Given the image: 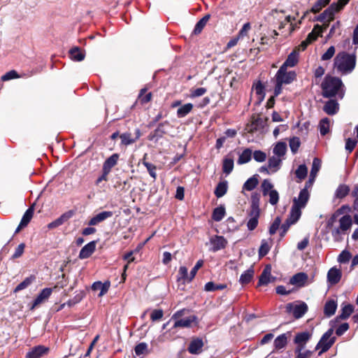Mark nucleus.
Segmentation results:
<instances>
[{
  "label": "nucleus",
  "instance_id": "obj_1",
  "mask_svg": "<svg viewBox=\"0 0 358 358\" xmlns=\"http://www.w3.org/2000/svg\"><path fill=\"white\" fill-rule=\"evenodd\" d=\"M348 206H343L333 213L326 221V229L331 234L332 238L336 242H341L344 236L348 234L350 229L352 220L349 215H345L339 217L343 213V208Z\"/></svg>",
  "mask_w": 358,
  "mask_h": 358
},
{
  "label": "nucleus",
  "instance_id": "obj_2",
  "mask_svg": "<svg viewBox=\"0 0 358 358\" xmlns=\"http://www.w3.org/2000/svg\"><path fill=\"white\" fill-rule=\"evenodd\" d=\"M357 57L355 53L348 54L341 52L334 59V67L343 75H348L353 71L356 66Z\"/></svg>",
  "mask_w": 358,
  "mask_h": 358
},
{
  "label": "nucleus",
  "instance_id": "obj_3",
  "mask_svg": "<svg viewBox=\"0 0 358 358\" xmlns=\"http://www.w3.org/2000/svg\"><path fill=\"white\" fill-rule=\"evenodd\" d=\"M343 87L341 80L338 78L331 76H326L321 84L322 90V96L326 98H330L338 94L339 97H343Z\"/></svg>",
  "mask_w": 358,
  "mask_h": 358
},
{
  "label": "nucleus",
  "instance_id": "obj_4",
  "mask_svg": "<svg viewBox=\"0 0 358 358\" xmlns=\"http://www.w3.org/2000/svg\"><path fill=\"white\" fill-rule=\"evenodd\" d=\"M334 329L330 328L322 336L320 341L316 345V350L321 349L319 355L327 352L334 343L336 341L335 337H332Z\"/></svg>",
  "mask_w": 358,
  "mask_h": 358
},
{
  "label": "nucleus",
  "instance_id": "obj_5",
  "mask_svg": "<svg viewBox=\"0 0 358 358\" xmlns=\"http://www.w3.org/2000/svg\"><path fill=\"white\" fill-rule=\"evenodd\" d=\"M307 203L298 200L296 197L293 199V205L291 208L289 217L287 219L289 223L295 224L301 215V209L304 208Z\"/></svg>",
  "mask_w": 358,
  "mask_h": 358
},
{
  "label": "nucleus",
  "instance_id": "obj_6",
  "mask_svg": "<svg viewBox=\"0 0 358 358\" xmlns=\"http://www.w3.org/2000/svg\"><path fill=\"white\" fill-rule=\"evenodd\" d=\"M296 74L294 71H287V68L280 66L277 71L275 78V81L281 82L282 84L288 85L296 79Z\"/></svg>",
  "mask_w": 358,
  "mask_h": 358
},
{
  "label": "nucleus",
  "instance_id": "obj_7",
  "mask_svg": "<svg viewBox=\"0 0 358 358\" xmlns=\"http://www.w3.org/2000/svg\"><path fill=\"white\" fill-rule=\"evenodd\" d=\"M286 308L287 312L292 313L296 319H299L306 313L308 308L305 302L301 301L298 304L288 303Z\"/></svg>",
  "mask_w": 358,
  "mask_h": 358
},
{
  "label": "nucleus",
  "instance_id": "obj_8",
  "mask_svg": "<svg viewBox=\"0 0 358 358\" xmlns=\"http://www.w3.org/2000/svg\"><path fill=\"white\" fill-rule=\"evenodd\" d=\"M170 124L168 121H164L159 124L157 128L148 136L150 141H158L164 134L167 133L166 128Z\"/></svg>",
  "mask_w": 358,
  "mask_h": 358
},
{
  "label": "nucleus",
  "instance_id": "obj_9",
  "mask_svg": "<svg viewBox=\"0 0 358 358\" xmlns=\"http://www.w3.org/2000/svg\"><path fill=\"white\" fill-rule=\"evenodd\" d=\"M337 6L336 3H331L323 13L318 17L317 20L324 22L325 21L329 22L334 19V15L336 13Z\"/></svg>",
  "mask_w": 358,
  "mask_h": 358
},
{
  "label": "nucleus",
  "instance_id": "obj_10",
  "mask_svg": "<svg viewBox=\"0 0 358 358\" xmlns=\"http://www.w3.org/2000/svg\"><path fill=\"white\" fill-rule=\"evenodd\" d=\"M49 348L43 345H37L30 349L25 358H41L48 354Z\"/></svg>",
  "mask_w": 358,
  "mask_h": 358
},
{
  "label": "nucleus",
  "instance_id": "obj_11",
  "mask_svg": "<svg viewBox=\"0 0 358 358\" xmlns=\"http://www.w3.org/2000/svg\"><path fill=\"white\" fill-rule=\"evenodd\" d=\"M273 280L274 278L271 275V267L270 265H266L259 276L258 285H267Z\"/></svg>",
  "mask_w": 358,
  "mask_h": 358
},
{
  "label": "nucleus",
  "instance_id": "obj_12",
  "mask_svg": "<svg viewBox=\"0 0 358 358\" xmlns=\"http://www.w3.org/2000/svg\"><path fill=\"white\" fill-rule=\"evenodd\" d=\"M308 276L306 273L300 272L294 275L289 280L291 285L298 287H304L308 281Z\"/></svg>",
  "mask_w": 358,
  "mask_h": 358
},
{
  "label": "nucleus",
  "instance_id": "obj_13",
  "mask_svg": "<svg viewBox=\"0 0 358 358\" xmlns=\"http://www.w3.org/2000/svg\"><path fill=\"white\" fill-rule=\"evenodd\" d=\"M113 215V213L112 211H102L94 217H92L89 221L90 226H95L99 224V223L105 221L106 220L111 217Z\"/></svg>",
  "mask_w": 358,
  "mask_h": 358
},
{
  "label": "nucleus",
  "instance_id": "obj_14",
  "mask_svg": "<svg viewBox=\"0 0 358 358\" xmlns=\"http://www.w3.org/2000/svg\"><path fill=\"white\" fill-rule=\"evenodd\" d=\"M210 243L213 246V250L215 252L224 249L227 244V241L222 236H214L210 238Z\"/></svg>",
  "mask_w": 358,
  "mask_h": 358
},
{
  "label": "nucleus",
  "instance_id": "obj_15",
  "mask_svg": "<svg viewBox=\"0 0 358 358\" xmlns=\"http://www.w3.org/2000/svg\"><path fill=\"white\" fill-rule=\"evenodd\" d=\"M73 215V212L72 210L67 211L62 214L60 217H59L55 220L51 222L48 224V227L50 229H55L64 222L68 221L72 216Z\"/></svg>",
  "mask_w": 358,
  "mask_h": 358
},
{
  "label": "nucleus",
  "instance_id": "obj_16",
  "mask_svg": "<svg viewBox=\"0 0 358 358\" xmlns=\"http://www.w3.org/2000/svg\"><path fill=\"white\" fill-rule=\"evenodd\" d=\"M341 276L342 273L341 270L336 267H332L327 273V281L331 285H336L340 281Z\"/></svg>",
  "mask_w": 358,
  "mask_h": 358
},
{
  "label": "nucleus",
  "instance_id": "obj_17",
  "mask_svg": "<svg viewBox=\"0 0 358 358\" xmlns=\"http://www.w3.org/2000/svg\"><path fill=\"white\" fill-rule=\"evenodd\" d=\"M96 250V241H93L86 244L80 251L79 258L84 259L90 257Z\"/></svg>",
  "mask_w": 358,
  "mask_h": 358
},
{
  "label": "nucleus",
  "instance_id": "obj_18",
  "mask_svg": "<svg viewBox=\"0 0 358 358\" xmlns=\"http://www.w3.org/2000/svg\"><path fill=\"white\" fill-rule=\"evenodd\" d=\"M248 216L249 219L247 222V228L249 231H253L258 225L260 212L249 210Z\"/></svg>",
  "mask_w": 358,
  "mask_h": 358
},
{
  "label": "nucleus",
  "instance_id": "obj_19",
  "mask_svg": "<svg viewBox=\"0 0 358 358\" xmlns=\"http://www.w3.org/2000/svg\"><path fill=\"white\" fill-rule=\"evenodd\" d=\"M203 346V342L201 338H193L189 345L188 351L192 355H198L201 352Z\"/></svg>",
  "mask_w": 358,
  "mask_h": 358
},
{
  "label": "nucleus",
  "instance_id": "obj_20",
  "mask_svg": "<svg viewBox=\"0 0 358 358\" xmlns=\"http://www.w3.org/2000/svg\"><path fill=\"white\" fill-rule=\"evenodd\" d=\"M52 292L51 288H44L38 294L35 300L34 301L31 309H34L36 306L43 303L45 300L48 299Z\"/></svg>",
  "mask_w": 358,
  "mask_h": 358
},
{
  "label": "nucleus",
  "instance_id": "obj_21",
  "mask_svg": "<svg viewBox=\"0 0 358 358\" xmlns=\"http://www.w3.org/2000/svg\"><path fill=\"white\" fill-rule=\"evenodd\" d=\"M299 62V52L296 50H293L288 56L281 66L285 68L294 67Z\"/></svg>",
  "mask_w": 358,
  "mask_h": 358
},
{
  "label": "nucleus",
  "instance_id": "obj_22",
  "mask_svg": "<svg viewBox=\"0 0 358 358\" xmlns=\"http://www.w3.org/2000/svg\"><path fill=\"white\" fill-rule=\"evenodd\" d=\"M337 308V301L334 299L328 300L324 307V314L329 317L334 315Z\"/></svg>",
  "mask_w": 358,
  "mask_h": 358
},
{
  "label": "nucleus",
  "instance_id": "obj_23",
  "mask_svg": "<svg viewBox=\"0 0 358 358\" xmlns=\"http://www.w3.org/2000/svg\"><path fill=\"white\" fill-rule=\"evenodd\" d=\"M339 108L338 103L335 100H329L326 102V103L324 106L323 110L324 111L330 115H335Z\"/></svg>",
  "mask_w": 358,
  "mask_h": 358
},
{
  "label": "nucleus",
  "instance_id": "obj_24",
  "mask_svg": "<svg viewBox=\"0 0 358 358\" xmlns=\"http://www.w3.org/2000/svg\"><path fill=\"white\" fill-rule=\"evenodd\" d=\"M310 334L308 331L301 332L297 334L294 338V343L296 347H305L306 343L309 341Z\"/></svg>",
  "mask_w": 358,
  "mask_h": 358
},
{
  "label": "nucleus",
  "instance_id": "obj_25",
  "mask_svg": "<svg viewBox=\"0 0 358 358\" xmlns=\"http://www.w3.org/2000/svg\"><path fill=\"white\" fill-rule=\"evenodd\" d=\"M313 185V184L309 183L308 181H306L304 187L301 189L296 199H298V200L308 203L310 198V189H312Z\"/></svg>",
  "mask_w": 358,
  "mask_h": 358
},
{
  "label": "nucleus",
  "instance_id": "obj_26",
  "mask_svg": "<svg viewBox=\"0 0 358 358\" xmlns=\"http://www.w3.org/2000/svg\"><path fill=\"white\" fill-rule=\"evenodd\" d=\"M119 159L117 154H113L109 157L103 163V170L106 171V173H110L111 169L115 166Z\"/></svg>",
  "mask_w": 358,
  "mask_h": 358
},
{
  "label": "nucleus",
  "instance_id": "obj_27",
  "mask_svg": "<svg viewBox=\"0 0 358 358\" xmlns=\"http://www.w3.org/2000/svg\"><path fill=\"white\" fill-rule=\"evenodd\" d=\"M350 187L345 184H341L336 188L334 197L336 199H343L350 193Z\"/></svg>",
  "mask_w": 358,
  "mask_h": 358
},
{
  "label": "nucleus",
  "instance_id": "obj_28",
  "mask_svg": "<svg viewBox=\"0 0 358 358\" xmlns=\"http://www.w3.org/2000/svg\"><path fill=\"white\" fill-rule=\"evenodd\" d=\"M282 159L278 156L273 155L268 159V168L273 170V172H276L280 168Z\"/></svg>",
  "mask_w": 358,
  "mask_h": 358
},
{
  "label": "nucleus",
  "instance_id": "obj_29",
  "mask_svg": "<svg viewBox=\"0 0 358 358\" xmlns=\"http://www.w3.org/2000/svg\"><path fill=\"white\" fill-rule=\"evenodd\" d=\"M196 320L195 316H190L185 318L176 320L173 327H190L192 323Z\"/></svg>",
  "mask_w": 358,
  "mask_h": 358
},
{
  "label": "nucleus",
  "instance_id": "obj_30",
  "mask_svg": "<svg viewBox=\"0 0 358 358\" xmlns=\"http://www.w3.org/2000/svg\"><path fill=\"white\" fill-rule=\"evenodd\" d=\"M287 151V144L285 142H278L275 144L273 149V153L275 156L282 157Z\"/></svg>",
  "mask_w": 358,
  "mask_h": 358
},
{
  "label": "nucleus",
  "instance_id": "obj_31",
  "mask_svg": "<svg viewBox=\"0 0 358 358\" xmlns=\"http://www.w3.org/2000/svg\"><path fill=\"white\" fill-rule=\"evenodd\" d=\"M210 17V15L209 14L203 16L195 25L194 29L193 30V34L195 35L199 34L206 24H207L208 21L209 20Z\"/></svg>",
  "mask_w": 358,
  "mask_h": 358
},
{
  "label": "nucleus",
  "instance_id": "obj_32",
  "mask_svg": "<svg viewBox=\"0 0 358 358\" xmlns=\"http://www.w3.org/2000/svg\"><path fill=\"white\" fill-rule=\"evenodd\" d=\"M228 183L224 180L217 184L215 189V194L217 198L222 197L227 192Z\"/></svg>",
  "mask_w": 358,
  "mask_h": 358
},
{
  "label": "nucleus",
  "instance_id": "obj_33",
  "mask_svg": "<svg viewBox=\"0 0 358 358\" xmlns=\"http://www.w3.org/2000/svg\"><path fill=\"white\" fill-rule=\"evenodd\" d=\"M258 182L257 175H255L245 182L243 189L247 191H252L257 186Z\"/></svg>",
  "mask_w": 358,
  "mask_h": 358
},
{
  "label": "nucleus",
  "instance_id": "obj_34",
  "mask_svg": "<svg viewBox=\"0 0 358 358\" xmlns=\"http://www.w3.org/2000/svg\"><path fill=\"white\" fill-rule=\"evenodd\" d=\"M252 150L250 148L245 149L239 155L237 163L238 164H243L249 162L252 157Z\"/></svg>",
  "mask_w": 358,
  "mask_h": 358
},
{
  "label": "nucleus",
  "instance_id": "obj_35",
  "mask_svg": "<svg viewBox=\"0 0 358 358\" xmlns=\"http://www.w3.org/2000/svg\"><path fill=\"white\" fill-rule=\"evenodd\" d=\"M254 275V270L250 268L244 271L240 276L239 282L242 285L248 284L250 282Z\"/></svg>",
  "mask_w": 358,
  "mask_h": 358
},
{
  "label": "nucleus",
  "instance_id": "obj_36",
  "mask_svg": "<svg viewBox=\"0 0 358 358\" xmlns=\"http://www.w3.org/2000/svg\"><path fill=\"white\" fill-rule=\"evenodd\" d=\"M69 54L71 59L73 61L80 62L85 58V54L77 47L71 49Z\"/></svg>",
  "mask_w": 358,
  "mask_h": 358
},
{
  "label": "nucleus",
  "instance_id": "obj_37",
  "mask_svg": "<svg viewBox=\"0 0 358 358\" xmlns=\"http://www.w3.org/2000/svg\"><path fill=\"white\" fill-rule=\"evenodd\" d=\"M34 215V208H29L23 215L20 223V227H26L31 221Z\"/></svg>",
  "mask_w": 358,
  "mask_h": 358
},
{
  "label": "nucleus",
  "instance_id": "obj_38",
  "mask_svg": "<svg viewBox=\"0 0 358 358\" xmlns=\"http://www.w3.org/2000/svg\"><path fill=\"white\" fill-rule=\"evenodd\" d=\"M193 109V104L188 103L180 106L177 110V116L178 117H184L189 114Z\"/></svg>",
  "mask_w": 358,
  "mask_h": 358
},
{
  "label": "nucleus",
  "instance_id": "obj_39",
  "mask_svg": "<svg viewBox=\"0 0 358 358\" xmlns=\"http://www.w3.org/2000/svg\"><path fill=\"white\" fill-rule=\"evenodd\" d=\"M36 278L34 275H30L26 278L22 282H21L14 289L15 292H17L22 289H26L29 286L34 280Z\"/></svg>",
  "mask_w": 358,
  "mask_h": 358
},
{
  "label": "nucleus",
  "instance_id": "obj_40",
  "mask_svg": "<svg viewBox=\"0 0 358 358\" xmlns=\"http://www.w3.org/2000/svg\"><path fill=\"white\" fill-rule=\"evenodd\" d=\"M354 311V306L351 304H347L342 307L341 313L338 317L341 320L348 319Z\"/></svg>",
  "mask_w": 358,
  "mask_h": 358
},
{
  "label": "nucleus",
  "instance_id": "obj_41",
  "mask_svg": "<svg viewBox=\"0 0 358 358\" xmlns=\"http://www.w3.org/2000/svg\"><path fill=\"white\" fill-rule=\"evenodd\" d=\"M296 358H310L312 352L309 350H306L305 347H296L294 350Z\"/></svg>",
  "mask_w": 358,
  "mask_h": 358
},
{
  "label": "nucleus",
  "instance_id": "obj_42",
  "mask_svg": "<svg viewBox=\"0 0 358 358\" xmlns=\"http://www.w3.org/2000/svg\"><path fill=\"white\" fill-rule=\"evenodd\" d=\"M287 343V338L285 334H282L274 340V346L276 350H281L285 347Z\"/></svg>",
  "mask_w": 358,
  "mask_h": 358
},
{
  "label": "nucleus",
  "instance_id": "obj_43",
  "mask_svg": "<svg viewBox=\"0 0 358 358\" xmlns=\"http://www.w3.org/2000/svg\"><path fill=\"white\" fill-rule=\"evenodd\" d=\"M308 174V169L305 164H301L295 171L296 177L298 178V182H301L305 179Z\"/></svg>",
  "mask_w": 358,
  "mask_h": 358
},
{
  "label": "nucleus",
  "instance_id": "obj_44",
  "mask_svg": "<svg viewBox=\"0 0 358 358\" xmlns=\"http://www.w3.org/2000/svg\"><path fill=\"white\" fill-rule=\"evenodd\" d=\"M226 287V284H215L213 282H208L204 286V290L206 292H214L219 289H224Z\"/></svg>",
  "mask_w": 358,
  "mask_h": 358
},
{
  "label": "nucleus",
  "instance_id": "obj_45",
  "mask_svg": "<svg viewBox=\"0 0 358 358\" xmlns=\"http://www.w3.org/2000/svg\"><path fill=\"white\" fill-rule=\"evenodd\" d=\"M225 215V208L223 206L217 207L213 212L212 218L216 222L221 221Z\"/></svg>",
  "mask_w": 358,
  "mask_h": 358
},
{
  "label": "nucleus",
  "instance_id": "obj_46",
  "mask_svg": "<svg viewBox=\"0 0 358 358\" xmlns=\"http://www.w3.org/2000/svg\"><path fill=\"white\" fill-rule=\"evenodd\" d=\"M330 121L327 117L323 118L319 123V129L322 136H325L329 131Z\"/></svg>",
  "mask_w": 358,
  "mask_h": 358
},
{
  "label": "nucleus",
  "instance_id": "obj_47",
  "mask_svg": "<svg viewBox=\"0 0 358 358\" xmlns=\"http://www.w3.org/2000/svg\"><path fill=\"white\" fill-rule=\"evenodd\" d=\"M234 169V159L231 158H224L222 164V170L227 175L229 174Z\"/></svg>",
  "mask_w": 358,
  "mask_h": 358
},
{
  "label": "nucleus",
  "instance_id": "obj_48",
  "mask_svg": "<svg viewBox=\"0 0 358 358\" xmlns=\"http://www.w3.org/2000/svg\"><path fill=\"white\" fill-rule=\"evenodd\" d=\"M250 211L260 212L259 209V195L257 193H254L251 196V205Z\"/></svg>",
  "mask_w": 358,
  "mask_h": 358
},
{
  "label": "nucleus",
  "instance_id": "obj_49",
  "mask_svg": "<svg viewBox=\"0 0 358 358\" xmlns=\"http://www.w3.org/2000/svg\"><path fill=\"white\" fill-rule=\"evenodd\" d=\"M92 289L94 291H100V293L99 294V296H103L108 291V287L106 284H103L100 281L95 282L92 284Z\"/></svg>",
  "mask_w": 358,
  "mask_h": 358
},
{
  "label": "nucleus",
  "instance_id": "obj_50",
  "mask_svg": "<svg viewBox=\"0 0 358 358\" xmlns=\"http://www.w3.org/2000/svg\"><path fill=\"white\" fill-rule=\"evenodd\" d=\"M273 185L269 180H264L261 185L263 195L267 196L270 191H273L274 189H273Z\"/></svg>",
  "mask_w": 358,
  "mask_h": 358
},
{
  "label": "nucleus",
  "instance_id": "obj_51",
  "mask_svg": "<svg viewBox=\"0 0 358 358\" xmlns=\"http://www.w3.org/2000/svg\"><path fill=\"white\" fill-rule=\"evenodd\" d=\"M122 144L129 145L136 142V139L131 137L130 133H124L120 136Z\"/></svg>",
  "mask_w": 358,
  "mask_h": 358
},
{
  "label": "nucleus",
  "instance_id": "obj_52",
  "mask_svg": "<svg viewBox=\"0 0 358 358\" xmlns=\"http://www.w3.org/2000/svg\"><path fill=\"white\" fill-rule=\"evenodd\" d=\"M301 145L299 137H293L289 140V148L293 154H296Z\"/></svg>",
  "mask_w": 358,
  "mask_h": 358
},
{
  "label": "nucleus",
  "instance_id": "obj_53",
  "mask_svg": "<svg viewBox=\"0 0 358 358\" xmlns=\"http://www.w3.org/2000/svg\"><path fill=\"white\" fill-rule=\"evenodd\" d=\"M270 250V245L266 240L263 239L261 242V245L259 249V257H264Z\"/></svg>",
  "mask_w": 358,
  "mask_h": 358
},
{
  "label": "nucleus",
  "instance_id": "obj_54",
  "mask_svg": "<svg viewBox=\"0 0 358 358\" xmlns=\"http://www.w3.org/2000/svg\"><path fill=\"white\" fill-rule=\"evenodd\" d=\"M351 257H352L351 253L348 250H344L338 255V262L341 264H345L350 261Z\"/></svg>",
  "mask_w": 358,
  "mask_h": 358
},
{
  "label": "nucleus",
  "instance_id": "obj_55",
  "mask_svg": "<svg viewBox=\"0 0 358 358\" xmlns=\"http://www.w3.org/2000/svg\"><path fill=\"white\" fill-rule=\"evenodd\" d=\"M321 167V161L315 157L313 159L312 167L310 170V174L312 176H317V173L319 172Z\"/></svg>",
  "mask_w": 358,
  "mask_h": 358
},
{
  "label": "nucleus",
  "instance_id": "obj_56",
  "mask_svg": "<svg viewBox=\"0 0 358 358\" xmlns=\"http://www.w3.org/2000/svg\"><path fill=\"white\" fill-rule=\"evenodd\" d=\"M189 275H188L187 268L185 266H180L178 271V280H182L184 281H189Z\"/></svg>",
  "mask_w": 358,
  "mask_h": 358
},
{
  "label": "nucleus",
  "instance_id": "obj_57",
  "mask_svg": "<svg viewBox=\"0 0 358 358\" xmlns=\"http://www.w3.org/2000/svg\"><path fill=\"white\" fill-rule=\"evenodd\" d=\"M143 164L146 167L150 176L155 180L157 178L156 166L145 161H143Z\"/></svg>",
  "mask_w": 358,
  "mask_h": 358
},
{
  "label": "nucleus",
  "instance_id": "obj_58",
  "mask_svg": "<svg viewBox=\"0 0 358 358\" xmlns=\"http://www.w3.org/2000/svg\"><path fill=\"white\" fill-rule=\"evenodd\" d=\"M254 90L255 91V93L259 95V99L262 100L264 98L265 93H264V87L263 84L259 81L253 87Z\"/></svg>",
  "mask_w": 358,
  "mask_h": 358
},
{
  "label": "nucleus",
  "instance_id": "obj_59",
  "mask_svg": "<svg viewBox=\"0 0 358 358\" xmlns=\"http://www.w3.org/2000/svg\"><path fill=\"white\" fill-rule=\"evenodd\" d=\"M281 223V219L280 217H275L273 222L269 227V234L271 235H273L276 233L277 230L279 229Z\"/></svg>",
  "mask_w": 358,
  "mask_h": 358
},
{
  "label": "nucleus",
  "instance_id": "obj_60",
  "mask_svg": "<svg viewBox=\"0 0 358 358\" xmlns=\"http://www.w3.org/2000/svg\"><path fill=\"white\" fill-rule=\"evenodd\" d=\"M357 144V141L355 138H348L345 142V150L349 152H352Z\"/></svg>",
  "mask_w": 358,
  "mask_h": 358
},
{
  "label": "nucleus",
  "instance_id": "obj_61",
  "mask_svg": "<svg viewBox=\"0 0 358 358\" xmlns=\"http://www.w3.org/2000/svg\"><path fill=\"white\" fill-rule=\"evenodd\" d=\"M145 92H146V89H142L141 90V92L138 96V99L143 104L148 103L151 100V98H152V94L150 92L148 93L145 95H143V94Z\"/></svg>",
  "mask_w": 358,
  "mask_h": 358
},
{
  "label": "nucleus",
  "instance_id": "obj_62",
  "mask_svg": "<svg viewBox=\"0 0 358 358\" xmlns=\"http://www.w3.org/2000/svg\"><path fill=\"white\" fill-rule=\"evenodd\" d=\"M203 260L200 259V260L197 261L195 266L192 268V269L190 271L189 281H192L194 279L198 270L203 266Z\"/></svg>",
  "mask_w": 358,
  "mask_h": 358
},
{
  "label": "nucleus",
  "instance_id": "obj_63",
  "mask_svg": "<svg viewBox=\"0 0 358 358\" xmlns=\"http://www.w3.org/2000/svg\"><path fill=\"white\" fill-rule=\"evenodd\" d=\"M250 29H251L250 23V22L245 23L238 32V38H243V37L248 36V34Z\"/></svg>",
  "mask_w": 358,
  "mask_h": 358
},
{
  "label": "nucleus",
  "instance_id": "obj_64",
  "mask_svg": "<svg viewBox=\"0 0 358 358\" xmlns=\"http://www.w3.org/2000/svg\"><path fill=\"white\" fill-rule=\"evenodd\" d=\"M268 195L269 196V203L273 206L276 205L279 201L278 192L274 189L273 191H270Z\"/></svg>",
  "mask_w": 358,
  "mask_h": 358
}]
</instances>
